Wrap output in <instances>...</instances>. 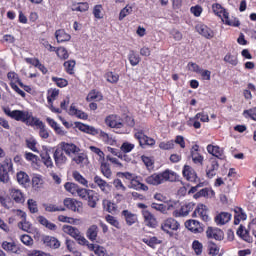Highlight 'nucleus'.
<instances>
[{"mask_svg": "<svg viewBox=\"0 0 256 256\" xmlns=\"http://www.w3.org/2000/svg\"><path fill=\"white\" fill-rule=\"evenodd\" d=\"M165 181H177V174L173 171L166 170L160 174H152L146 178L148 185H161Z\"/></svg>", "mask_w": 256, "mask_h": 256, "instance_id": "obj_1", "label": "nucleus"}, {"mask_svg": "<svg viewBox=\"0 0 256 256\" xmlns=\"http://www.w3.org/2000/svg\"><path fill=\"white\" fill-rule=\"evenodd\" d=\"M212 9L215 15L220 17V19L223 21V23H226V25L239 27L240 25L239 20H236L235 22H231V20H229V13H227V11H225L220 4H213Z\"/></svg>", "mask_w": 256, "mask_h": 256, "instance_id": "obj_2", "label": "nucleus"}, {"mask_svg": "<svg viewBox=\"0 0 256 256\" xmlns=\"http://www.w3.org/2000/svg\"><path fill=\"white\" fill-rule=\"evenodd\" d=\"M181 224L175 218H167L161 223V230L167 233L169 237H173V231H179Z\"/></svg>", "mask_w": 256, "mask_h": 256, "instance_id": "obj_3", "label": "nucleus"}, {"mask_svg": "<svg viewBox=\"0 0 256 256\" xmlns=\"http://www.w3.org/2000/svg\"><path fill=\"white\" fill-rule=\"evenodd\" d=\"M63 231L67 233V235H70V237H73V239H76L79 245H85V243H87L86 238L81 235V232L76 227L64 225Z\"/></svg>", "mask_w": 256, "mask_h": 256, "instance_id": "obj_4", "label": "nucleus"}, {"mask_svg": "<svg viewBox=\"0 0 256 256\" xmlns=\"http://www.w3.org/2000/svg\"><path fill=\"white\" fill-rule=\"evenodd\" d=\"M13 169V164L10 160H6L0 165V181L1 183H9V171Z\"/></svg>", "mask_w": 256, "mask_h": 256, "instance_id": "obj_5", "label": "nucleus"}, {"mask_svg": "<svg viewBox=\"0 0 256 256\" xmlns=\"http://www.w3.org/2000/svg\"><path fill=\"white\" fill-rule=\"evenodd\" d=\"M59 147L62 148V150L66 155H68V157H75V155H78L81 151V149L73 143L61 142Z\"/></svg>", "mask_w": 256, "mask_h": 256, "instance_id": "obj_6", "label": "nucleus"}, {"mask_svg": "<svg viewBox=\"0 0 256 256\" xmlns=\"http://www.w3.org/2000/svg\"><path fill=\"white\" fill-rule=\"evenodd\" d=\"M53 157L56 167H63V165H65V163L68 161L65 151L61 146L54 151Z\"/></svg>", "mask_w": 256, "mask_h": 256, "instance_id": "obj_7", "label": "nucleus"}, {"mask_svg": "<svg viewBox=\"0 0 256 256\" xmlns=\"http://www.w3.org/2000/svg\"><path fill=\"white\" fill-rule=\"evenodd\" d=\"M142 217L146 227H151L152 229L157 227V218H155V215H153V213H151L149 210H143Z\"/></svg>", "mask_w": 256, "mask_h": 256, "instance_id": "obj_8", "label": "nucleus"}, {"mask_svg": "<svg viewBox=\"0 0 256 256\" xmlns=\"http://www.w3.org/2000/svg\"><path fill=\"white\" fill-rule=\"evenodd\" d=\"M134 137L135 139H138L140 143V147H142L143 149H145L146 145L148 146L155 145V139L146 136L145 134H143V132L135 133Z\"/></svg>", "mask_w": 256, "mask_h": 256, "instance_id": "obj_9", "label": "nucleus"}, {"mask_svg": "<svg viewBox=\"0 0 256 256\" xmlns=\"http://www.w3.org/2000/svg\"><path fill=\"white\" fill-rule=\"evenodd\" d=\"M105 123L108 125V127L115 129H121V127H123V120H121V118L117 115L108 116L105 119Z\"/></svg>", "mask_w": 256, "mask_h": 256, "instance_id": "obj_10", "label": "nucleus"}, {"mask_svg": "<svg viewBox=\"0 0 256 256\" xmlns=\"http://www.w3.org/2000/svg\"><path fill=\"white\" fill-rule=\"evenodd\" d=\"M182 173L185 179H187V181H190L191 183H197L199 181L197 173H195V170H193V168H191L190 166L185 165Z\"/></svg>", "mask_w": 256, "mask_h": 256, "instance_id": "obj_11", "label": "nucleus"}, {"mask_svg": "<svg viewBox=\"0 0 256 256\" xmlns=\"http://www.w3.org/2000/svg\"><path fill=\"white\" fill-rule=\"evenodd\" d=\"M185 227L192 233H203L204 229L201 226V223L197 220H188L185 222Z\"/></svg>", "mask_w": 256, "mask_h": 256, "instance_id": "obj_12", "label": "nucleus"}, {"mask_svg": "<svg viewBox=\"0 0 256 256\" xmlns=\"http://www.w3.org/2000/svg\"><path fill=\"white\" fill-rule=\"evenodd\" d=\"M196 31L206 39H212L213 37V30L205 26L204 24H198L196 26Z\"/></svg>", "mask_w": 256, "mask_h": 256, "instance_id": "obj_13", "label": "nucleus"}, {"mask_svg": "<svg viewBox=\"0 0 256 256\" xmlns=\"http://www.w3.org/2000/svg\"><path fill=\"white\" fill-rule=\"evenodd\" d=\"M208 239H215L216 241H223V231L220 229L208 228L206 231Z\"/></svg>", "mask_w": 256, "mask_h": 256, "instance_id": "obj_14", "label": "nucleus"}, {"mask_svg": "<svg viewBox=\"0 0 256 256\" xmlns=\"http://www.w3.org/2000/svg\"><path fill=\"white\" fill-rule=\"evenodd\" d=\"M23 123H26L27 125H30L31 127H33V126L39 127V123H43V122L41 120H39V118L33 117V114L26 111Z\"/></svg>", "mask_w": 256, "mask_h": 256, "instance_id": "obj_15", "label": "nucleus"}, {"mask_svg": "<svg viewBox=\"0 0 256 256\" xmlns=\"http://www.w3.org/2000/svg\"><path fill=\"white\" fill-rule=\"evenodd\" d=\"M43 241H44V244L47 247H51V249H59V247H61V242H59V240H57V238L55 237L45 236Z\"/></svg>", "mask_w": 256, "mask_h": 256, "instance_id": "obj_16", "label": "nucleus"}, {"mask_svg": "<svg viewBox=\"0 0 256 256\" xmlns=\"http://www.w3.org/2000/svg\"><path fill=\"white\" fill-rule=\"evenodd\" d=\"M219 169V163L215 160L211 161V164L207 166L206 175L209 179H213L217 175V170Z\"/></svg>", "mask_w": 256, "mask_h": 256, "instance_id": "obj_17", "label": "nucleus"}, {"mask_svg": "<svg viewBox=\"0 0 256 256\" xmlns=\"http://www.w3.org/2000/svg\"><path fill=\"white\" fill-rule=\"evenodd\" d=\"M97 235H99V226L93 224L86 231V237L90 241H97Z\"/></svg>", "mask_w": 256, "mask_h": 256, "instance_id": "obj_18", "label": "nucleus"}, {"mask_svg": "<svg viewBox=\"0 0 256 256\" xmlns=\"http://www.w3.org/2000/svg\"><path fill=\"white\" fill-rule=\"evenodd\" d=\"M10 197H12L15 203H25V196L23 195V192H21V190L19 189H11Z\"/></svg>", "mask_w": 256, "mask_h": 256, "instance_id": "obj_19", "label": "nucleus"}, {"mask_svg": "<svg viewBox=\"0 0 256 256\" xmlns=\"http://www.w3.org/2000/svg\"><path fill=\"white\" fill-rule=\"evenodd\" d=\"M122 215L126 221V224L131 227V225H135V222L137 221V214H133L129 210H123Z\"/></svg>", "mask_w": 256, "mask_h": 256, "instance_id": "obj_20", "label": "nucleus"}, {"mask_svg": "<svg viewBox=\"0 0 256 256\" xmlns=\"http://www.w3.org/2000/svg\"><path fill=\"white\" fill-rule=\"evenodd\" d=\"M194 215H198V217H201L203 221H209V214L207 212V206L205 205H199L194 211Z\"/></svg>", "mask_w": 256, "mask_h": 256, "instance_id": "obj_21", "label": "nucleus"}, {"mask_svg": "<svg viewBox=\"0 0 256 256\" xmlns=\"http://www.w3.org/2000/svg\"><path fill=\"white\" fill-rule=\"evenodd\" d=\"M17 181L23 187H29L31 180L29 179V175L27 173L20 171L17 173Z\"/></svg>", "mask_w": 256, "mask_h": 256, "instance_id": "obj_22", "label": "nucleus"}, {"mask_svg": "<svg viewBox=\"0 0 256 256\" xmlns=\"http://www.w3.org/2000/svg\"><path fill=\"white\" fill-rule=\"evenodd\" d=\"M64 205L67 207V209H70V211L74 212L79 211V207H81V203L71 198L64 199Z\"/></svg>", "mask_w": 256, "mask_h": 256, "instance_id": "obj_23", "label": "nucleus"}, {"mask_svg": "<svg viewBox=\"0 0 256 256\" xmlns=\"http://www.w3.org/2000/svg\"><path fill=\"white\" fill-rule=\"evenodd\" d=\"M215 221L217 225H225V223H229V221H231V214L227 212H221L215 217Z\"/></svg>", "mask_w": 256, "mask_h": 256, "instance_id": "obj_24", "label": "nucleus"}, {"mask_svg": "<svg viewBox=\"0 0 256 256\" xmlns=\"http://www.w3.org/2000/svg\"><path fill=\"white\" fill-rule=\"evenodd\" d=\"M55 37L58 43H65V41H71V35L65 32V30H57Z\"/></svg>", "mask_w": 256, "mask_h": 256, "instance_id": "obj_25", "label": "nucleus"}, {"mask_svg": "<svg viewBox=\"0 0 256 256\" xmlns=\"http://www.w3.org/2000/svg\"><path fill=\"white\" fill-rule=\"evenodd\" d=\"M207 151L208 153H210V155H213L218 159L223 157V149H221L219 146L208 145Z\"/></svg>", "mask_w": 256, "mask_h": 256, "instance_id": "obj_26", "label": "nucleus"}, {"mask_svg": "<svg viewBox=\"0 0 256 256\" xmlns=\"http://www.w3.org/2000/svg\"><path fill=\"white\" fill-rule=\"evenodd\" d=\"M94 183L97 185V187H99V189L103 191V193H107V187H109V184L107 183V181L103 180L99 176H95Z\"/></svg>", "mask_w": 256, "mask_h": 256, "instance_id": "obj_27", "label": "nucleus"}, {"mask_svg": "<svg viewBox=\"0 0 256 256\" xmlns=\"http://www.w3.org/2000/svg\"><path fill=\"white\" fill-rule=\"evenodd\" d=\"M102 100H103V95H101V92H97L95 90H91L86 97V101H88V102L102 101Z\"/></svg>", "mask_w": 256, "mask_h": 256, "instance_id": "obj_28", "label": "nucleus"}, {"mask_svg": "<svg viewBox=\"0 0 256 256\" xmlns=\"http://www.w3.org/2000/svg\"><path fill=\"white\" fill-rule=\"evenodd\" d=\"M102 205L108 213H115L117 211V205L110 200L104 199Z\"/></svg>", "mask_w": 256, "mask_h": 256, "instance_id": "obj_29", "label": "nucleus"}, {"mask_svg": "<svg viewBox=\"0 0 256 256\" xmlns=\"http://www.w3.org/2000/svg\"><path fill=\"white\" fill-rule=\"evenodd\" d=\"M2 249H4V251H7L8 253H17L18 251L17 245H15L14 242L8 241H4L2 243Z\"/></svg>", "mask_w": 256, "mask_h": 256, "instance_id": "obj_30", "label": "nucleus"}, {"mask_svg": "<svg viewBox=\"0 0 256 256\" xmlns=\"http://www.w3.org/2000/svg\"><path fill=\"white\" fill-rule=\"evenodd\" d=\"M87 199L89 207L95 209V207H97V202L99 201V198H97V195H95V192L93 190L90 191V193L87 196Z\"/></svg>", "mask_w": 256, "mask_h": 256, "instance_id": "obj_31", "label": "nucleus"}, {"mask_svg": "<svg viewBox=\"0 0 256 256\" xmlns=\"http://www.w3.org/2000/svg\"><path fill=\"white\" fill-rule=\"evenodd\" d=\"M101 173L106 177V179H111L113 173L111 172V167L109 166V163L103 162L101 164Z\"/></svg>", "mask_w": 256, "mask_h": 256, "instance_id": "obj_32", "label": "nucleus"}, {"mask_svg": "<svg viewBox=\"0 0 256 256\" xmlns=\"http://www.w3.org/2000/svg\"><path fill=\"white\" fill-rule=\"evenodd\" d=\"M80 131H84V133H89L90 135H98L99 130L95 129L93 126L81 124L79 126Z\"/></svg>", "mask_w": 256, "mask_h": 256, "instance_id": "obj_33", "label": "nucleus"}, {"mask_svg": "<svg viewBox=\"0 0 256 256\" xmlns=\"http://www.w3.org/2000/svg\"><path fill=\"white\" fill-rule=\"evenodd\" d=\"M69 114L77 116L78 119H87L88 117L85 112L78 110L77 108H75V106L70 107Z\"/></svg>", "mask_w": 256, "mask_h": 256, "instance_id": "obj_34", "label": "nucleus"}, {"mask_svg": "<svg viewBox=\"0 0 256 256\" xmlns=\"http://www.w3.org/2000/svg\"><path fill=\"white\" fill-rule=\"evenodd\" d=\"M128 59L130 61V65H132L133 67L141 63V58L133 50L130 51Z\"/></svg>", "mask_w": 256, "mask_h": 256, "instance_id": "obj_35", "label": "nucleus"}, {"mask_svg": "<svg viewBox=\"0 0 256 256\" xmlns=\"http://www.w3.org/2000/svg\"><path fill=\"white\" fill-rule=\"evenodd\" d=\"M237 235L242 237V239L247 243H251V236H249V231L243 230V225H240L239 229L237 230Z\"/></svg>", "mask_w": 256, "mask_h": 256, "instance_id": "obj_36", "label": "nucleus"}, {"mask_svg": "<svg viewBox=\"0 0 256 256\" xmlns=\"http://www.w3.org/2000/svg\"><path fill=\"white\" fill-rule=\"evenodd\" d=\"M27 111H21V110H13L12 119H15V121H25V115Z\"/></svg>", "mask_w": 256, "mask_h": 256, "instance_id": "obj_37", "label": "nucleus"}, {"mask_svg": "<svg viewBox=\"0 0 256 256\" xmlns=\"http://www.w3.org/2000/svg\"><path fill=\"white\" fill-rule=\"evenodd\" d=\"M66 191H68V193H71L72 195H77V191L79 189V186L75 183H71V182H67L64 185Z\"/></svg>", "mask_w": 256, "mask_h": 256, "instance_id": "obj_38", "label": "nucleus"}, {"mask_svg": "<svg viewBox=\"0 0 256 256\" xmlns=\"http://www.w3.org/2000/svg\"><path fill=\"white\" fill-rule=\"evenodd\" d=\"M131 13H133V8L129 5H127L120 11L119 21H123L125 19V17H127V15H131Z\"/></svg>", "mask_w": 256, "mask_h": 256, "instance_id": "obj_39", "label": "nucleus"}, {"mask_svg": "<svg viewBox=\"0 0 256 256\" xmlns=\"http://www.w3.org/2000/svg\"><path fill=\"white\" fill-rule=\"evenodd\" d=\"M41 159L46 167H53V160L48 152H44L41 154Z\"/></svg>", "mask_w": 256, "mask_h": 256, "instance_id": "obj_40", "label": "nucleus"}, {"mask_svg": "<svg viewBox=\"0 0 256 256\" xmlns=\"http://www.w3.org/2000/svg\"><path fill=\"white\" fill-rule=\"evenodd\" d=\"M107 223H109L110 225H112V227H116V229H120L121 226L119 224V220H117V218L115 216L112 215H106L105 217Z\"/></svg>", "mask_w": 256, "mask_h": 256, "instance_id": "obj_41", "label": "nucleus"}, {"mask_svg": "<svg viewBox=\"0 0 256 256\" xmlns=\"http://www.w3.org/2000/svg\"><path fill=\"white\" fill-rule=\"evenodd\" d=\"M57 97H59V90L57 89H50L48 90V104H52L53 101H55V99H57Z\"/></svg>", "mask_w": 256, "mask_h": 256, "instance_id": "obj_42", "label": "nucleus"}, {"mask_svg": "<svg viewBox=\"0 0 256 256\" xmlns=\"http://www.w3.org/2000/svg\"><path fill=\"white\" fill-rule=\"evenodd\" d=\"M192 249L196 255H201L203 253V244L199 240H194L192 243Z\"/></svg>", "mask_w": 256, "mask_h": 256, "instance_id": "obj_43", "label": "nucleus"}, {"mask_svg": "<svg viewBox=\"0 0 256 256\" xmlns=\"http://www.w3.org/2000/svg\"><path fill=\"white\" fill-rule=\"evenodd\" d=\"M75 60H69V61H66L64 62V67L66 69V71L69 73V75H73L74 70H75Z\"/></svg>", "mask_w": 256, "mask_h": 256, "instance_id": "obj_44", "label": "nucleus"}, {"mask_svg": "<svg viewBox=\"0 0 256 256\" xmlns=\"http://www.w3.org/2000/svg\"><path fill=\"white\" fill-rule=\"evenodd\" d=\"M38 129H40L39 135L42 139H49V132L45 128V124L43 122H39Z\"/></svg>", "mask_w": 256, "mask_h": 256, "instance_id": "obj_45", "label": "nucleus"}, {"mask_svg": "<svg viewBox=\"0 0 256 256\" xmlns=\"http://www.w3.org/2000/svg\"><path fill=\"white\" fill-rule=\"evenodd\" d=\"M18 227L19 229H22V231H26V233H29V231H31V223L27 221V218L24 220H21L18 223Z\"/></svg>", "mask_w": 256, "mask_h": 256, "instance_id": "obj_46", "label": "nucleus"}, {"mask_svg": "<svg viewBox=\"0 0 256 256\" xmlns=\"http://www.w3.org/2000/svg\"><path fill=\"white\" fill-rule=\"evenodd\" d=\"M90 193H91V190H87L85 188H80L78 186L76 195H78V197H80L81 199H84L85 201H87V197L89 196Z\"/></svg>", "mask_w": 256, "mask_h": 256, "instance_id": "obj_47", "label": "nucleus"}, {"mask_svg": "<svg viewBox=\"0 0 256 256\" xmlns=\"http://www.w3.org/2000/svg\"><path fill=\"white\" fill-rule=\"evenodd\" d=\"M73 177L75 181H77L81 185H84V187H87V183H88L87 179H85V177H83L79 172L77 171L73 172Z\"/></svg>", "mask_w": 256, "mask_h": 256, "instance_id": "obj_48", "label": "nucleus"}, {"mask_svg": "<svg viewBox=\"0 0 256 256\" xmlns=\"http://www.w3.org/2000/svg\"><path fill=\"white\" fill-rule=\"evenodd\" d=\"M27 205L30 213H38L39 208L37 207V201L29 199Z\"/></svg>", "mask_w": 256, "mask_h": 256, "instance_id": "obj_49", "label": "nucleus"}, {"mask_svg": "<svg viewBox=\"0 0 256 256\" xmlns=\"http://www.w3.org/2000/svg\"><path fill=\"white\" fill-rule=\"evenodd\" d=\"M159 147L164 151H169V149H173L175 147V142L173 140L168 142H160Z\"/></svg>", "mask_w": 256, "mask_h": 256, "instance_id": "obj_50", "label": "nucleus"}, {"mask_svg": "<svg viewBox=\"0 0 256 256\" xmlns=\"http://www.w3.org/2000/svg\"><path fill=\"white\" fill-rule=\"evenodd\" d=\"M122 153H131L135 149V145L129 142H124L120 147Z\"/></svg>", "mask_w": 256, "mask_h": 256, "instance_id": "obj_51", "label": "nucleus"}, {"mask_svg": "<svg viewBox=\"0 0 256 256\" xmlns=\"http://www.w3.org/2000/svg\"><path fill=\"white\" fill-rule=\"evenodd\" d=\"M224 61L226 63H229L230 65H233L234 67L237 66V64L239 63V61L237 60V56H233L231 54H227L224 57Z\"/></svg>", "mask_w": 256, "mask_h": 256, "instance_id": "obj_52", "label": "nucleus"}, {"mask_svg": "<svg viewBox=\"0 0 256 256\" xmlns=\"http://www.w3.org/2000/svg\"><path fill=\"white\" fill-rule=\"evenodd\" d=\"M103 6L102 5H96L93 9V15L96 19H103Z\"/></svg>", "mask_w": 256, "mask_h": 256, "instance_id": "obj_53", "label": "nucleus"}, {"mask_svg": "<svg viewBox=\"0 0 256 256\" xmlns=\"http://www.w3.org/2000/svg\"><path fill=\"white\" fill-rule=\"evenodd\" d=\"M191 211H193V205L186 204L181 207L180 214H182V217H187V215H189V213H191Z\"/></svg>", "mask_w": 256, "mask_h": 256, "instance_id": "obj_54", "label": "nucleus"}, {"mask_svg": "<svg viewBox=\"0 0 256 256\" xmlns=\"http://www.w3.org/2000/svg\"><path fill=\"white\" fill-rule=\"evenodd\" d=\"M56 53L60 59H69V52L63 47L58 48Z\"/></svg>", "mask_w": 256, "mask_h": 256, "instance_id": "obj_55", "label": "nucleus"}, {"mask_svg": "<svg viewBox=\"0 0 256 256\" xmlns=\"http://www.w3.org/2000/svg\"><path fill=\"white\" fill-rule=\"evenodd\" d=\"M122 176H124L125 179H128V181H131L132 186L135 185V183H137V179H139L135 174H131L129 172L122 173Z\"/></svg>", "mask_w": 256, "mask_h": 256, "instance_id": "obj_56", "label": "nucleus"}, {"mask_svg": "<svg viewBox=\"0 0 256 256\" xmlns=\"http://www.w3.org/2000/svg\"><path fill=\"white\" fill-rule=\"evenodd\" d=\"M106 79L108 83H117V81H119V75L113 72H108L106 74Z\"/></svg>", "mask_w": 256, "mask_h": 256, "instance_id": "obj_57", "label": "nucleus"}, {"mask_svg": "<svg viewBox=\"0 0 256 256\" xmlns=\"http://www.w3.org/2000/svg\"><path fill=\"white\" fill-rule=\"evenodd\" d=\"M52 81L56 83L57 87H67L68 85L67 80L63 78L52 77Z\"/></svg>", "mask_w": 256, "mask_h": 256, "instance_id": "obj_58", "label": "nucleus"}, {"mask_svg": "<svg viewBox=\"0 0 256 256\" xmlns=\"http://www.w3.org/2000/svg\"><path fill=\"white\" fill-rule=\"evenodd\" d=\"M72 161H75L77 165L83 164V161H85V154L79 153L72 157Z\"/></svg>", "mask_w": 256, "mask_h": 256, "instance_id": "obj_59", "label": "nucleus"}, {"mask_svg": "<svg viewBox=\"0 0 256 256\" xmlns=\"http://www.w3.org/2000/svg\"><path fill=\"white\" fill-rule=\"evenodd\" d=\"M191 157L194 163H199L203 165V156L199 155L198 152H191Z\"/></svg>", "mask_w": 256, "mask_h": 256, "instance_id": "obj_60", "label": "nucleus"}, {"mask_svg": "<svg viewBox=\"0 0 256 256\" xmlns=\"http://www.w3.org/2000/svg\"><path fill=\"white\" fill-rule=\"evenodd\" d=\"M45 211L48 213H55V211H65V208H59L53 204L45 205Z\"/></svg>", "mask_w": 256, "mask_h": 256, "instance_id": "obj_61", "label": "nucleus"}, {"mask_svg": "<svg viewBox=\"0 0 256 256\" xmlns=\"http://www.w3.org/2000/svg\"><path fill=\"white\" fill-rule=\"evenodd\" d=\"M157 237H152V238H144L143 243H146L149 247H155L157 245Z\"/></svg>", "mask_w": 256, "mask_h": 256, "instance_id": "obj_62", "label": "nucleus"}, {"mask_svg": "<svg viewBox=\"0 0 256 256\" xmlns=\"http://www.w3.org/2000/svg\"><path fill=\"white\" fill-rule=\"evenodd\" d=\"M94 253L97 256H105L107 255V250H105V247L97 245L96 249L94 250Z\"/></svg>", "mask_w": 256, "mask_h": 256, "instance_id": "obj_63", "label": "nucleus"}, {"mask_svg": "<svg viewBox=\"0 0 256 256\" xmlns=\"http://www.w3.org/2000/svg\"><path fill=\"white\" fill-rule=\"evenodd\" d=\"M7 78L9 79L10 83H17V81H19V75H17V73L15 72H9L7 74Z\"/></svg>", "mask_w": 256, "mask_h": 256, "instance_id": "obj_64", "label": "nucleus"}]
</instances>
